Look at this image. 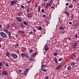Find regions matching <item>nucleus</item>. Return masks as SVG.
<instances>
[{
    "label": "nucleus",
    "instance_id": "obj_1",
    "mask_svg": "<svg viewBox=\"0 0 79 79\" xmlns=\"http://www.w3.org/2000/svg\"><path fill=\"white\" fill-rule=\"evenodd\" d=\"M21 56H22V57H25V56H26L27 58H29V55L28 54H27V53L26 52H22L21 54Z\"/></svg>",
    "mask_w": 79,
    "mask_h": 79
},
{
    "label": "nucleus",
    "instance_id": "obj_2",
    "mask_svg": "<svg viewBox=\"0 0 79 79\" xmlns=\"http://www.w3.org/2000/svg\"><path fill=\"white\" fill-rule=\"evenodd\" d=\"M0 35L3 38H6V35L5 33H4L3 32H1L0 33Z\"/></svg>",
    "mask_w": 79,
    "mask_h": 79
},
{
    "label": "nucleus",
    "instance_id": "obj_3",
    "mask_svg": "<svg viewBox=\"0 0 79 79\" xmlns=\"http://www.w3.org/2000/svg\"><path fill=\"white\" fill-rule=\"evenodd\" d=\"M10 56L12 57H13V58H18V56L15 53L11 54Z\"/></svg>",
    "mask_w": 79,
    "mask_h": 79
},
{
    "label": "nucleus",
    "instance_id": "obj_4",
    "mask_svg": "<svg viewBox=\"0 0 79 79\" xmlns=\"http://www.w3.org/2000/svg\"><path fill=\"white\" fill-rule=\"evenodd\" d=\"M11 4V6H13L15 3H17V2L16 0L11 1L10 2Z\"/></svg>",
    "mask_w": 79,
    "mask_h": 79
},
{
    "label": "nucleus",
    "instance_id": "obj_5",
    "mask_svg": "<svg viewBox=\"0 0 79 79\" xmlns=\"http://www.w3.org/2000/svg\"><path fill=\"white\" fill-rule=\"evenodd\" d=\"M77 42H76L75 43H74V44H73L72 47L74 48H76V47H77Z\"/></svg>",
    "mask_w": 79,
    "mask_h": 79
},
{
    "label": "nucleus",
    "instance_id": "obj_6",
    "mask_svg": "<svg viewBox=\"0 0 79 79\" xmlns=\"http://www.w3.org/2000/svg\"><path fill=\"white\" fill-rule=\"evenodd\" d=\"M16 19L18 21H19V22H21V21H22V19L19 17H17Z\"/></svg>",
    "mask_w": 79,
    "mask_h": 79
},
{
    "label": "nucleus",
    "instance_id": "obj_7",
    "mask_svg": "<svg viewBox=\"0 0 79 79\" xmlns=\"http://www.w3.org/2000/svg\"><path fill=\"white\" fill-rule=\"evenodd\" d=\"M2 74H3V75H5L6 76H7V75H8V72L5 71H2Z\"/></svg>",
    "mask_w": 79,
    "mask_h": 79
},
{
    "label": "nucleus",
    "instance_id": "obj_8",
    "mask_svg": "<svg viewBox=\"0 0 79 79\" xmlns=\"http://www.w3.org/2000/svg\"><path fill=\"white\" fill-rule=\"evenodd\" d=\"M4 31L5 32H6V33H9V35L10 37V33L6 29H4Z\"/></svg>",
    "mask_w": 79,
    "mask_h": 79
},
{
    "label": "nucleus",
    "instance_id": "obj_9",
    "mask_svg": "<svg viewBox=\"0 0 79 79\" xmlns=\"http://www.w3.org/2000/svg\"><path fill=\"white\" fill-rule=\"evenodd\" d=\"M64 13L65 14H66V15L68 16V17H69V15H70V14L69 13V12H68V11H65L64 12Z\"/></svg>",
    "mask_w": 79,
    "mask_h": 79
},
{
    "label": "nucleus",
    "instance_id": "obj_10",
    "mask_svg": "<svg viewBox=\"0 0 79 79\" xmlns=\"http://www.w3.org/2000/svg\"><path fill=\"white\" fill-rule=\"evenodd\" d=\"M25 69L26 70L24 71V73H23V74L25 75H26V73H27V72H28V69H27V68H25Z\"/></svg>",
    "mask_w": 79,
    "mask_h": 79
},
{
    "label": "nucleus",
    "instance_id": "obj_11",
    "mask_svg": "<svg viewBox=\"0 0 79 79\" xmlns=\"http://www.w3.org/2000/svg\"><path fill=\"white\" fill-rule=\"evenodd\" d=\"M61 66H62L61 64L59 65L57 67H56V69L57 70H59L60 68H61Z\"/></svg>",
    "mask_w": 79,
    "mask_h": 79
},
{
    "label": "nucleus",
    "instance_id": "obj_12",
    "mask_svg": "<svg viewBox=\"0 0 79 79\" xmlns=\"http://www.w3.org/2000/svg\"><path fill=\"white\" fill-rule=\"evenodd\" d=\"M54 61L56 64H58V60H57V59L55 57L54 58Z\"/></svg>",
    "mask_w": 79,
    "mask_h": 79
},
{
    "label": "nucleus",
    "instance_id": "obj_13",
    "mask_svg": "<svg viewBox=\"0 0 79 79\" xmlns=\"http://www.w3.org/2000/svg\"><path fill=\"white\" fill-rule=\"evenodd\" d=\"M20 26L22 28H24L25 27V26L23 25V23H20Z\"/></svg>",
    "mask_w": 79,
    "mask_h": 79
},
{
    "label": "nucleus",
    "instance_id": "obj_14",
    "mask_svg": "<svg viewBox=\"0 0 79 79\" xmlns=\"http://www.w3.org/2000/svg\"><path fill=\"white\" fill-rule=\"evenodd\" d=\"M52 6V4L51 3H49L48 4L46 5V8H48V6H49V7H50Z\"/></svg>",
    "mask_w": 79,
    "mask_h": 79
},
{
    "label": "nucleus",
    "instance_id": "obj_15",
    "mask_svg": "<svg viewBox=\"0 0 79 79\" xmlns=\"http://www.w3.org/2000/svg\"><path fill=\"white\" fill-rule=\"evenodd\" d=\"M37 54V52H35L32 54L31 55V57H34L35 55Z\"/></svg>",
    "mask_w": 79,
    "mask_h": 79
},
{
    "label": "nucleus",
    "instance_id": "obj_16",
    "mask_svg": "<svg viewBox=\"0 0 79 79\" xmlns=\"http://www.w3.org/2000/svg\"><path fill=\"white\" fill-rule=\"evenodd\" d=\"M41 70L43 72H47V70L45 69L44 68H42L41 69Z\"/></svg>",
    "mask_w": 79,
    "mask_h": 79
},
{
    "label": "nucleus",
    "instance_id": "obj_17",
    "mask_svg": "<svg viewBox=\"0 0 79 79\" xmlns=\"http://www.w3.org/2000/svg\"><path fill=\"white\" fill-rule=\"evenodd\" d=\"M12 27H15V28H16V24L15 23H13L12 24Z\"/></svg>",
    "mask_w": 79,
    "mask_h": 79
},
{
    "label": "nucleus",
    "instance_id": "obj_18",
    "mask_svg": "<svg viewBox=\"0 0 79 79\" xmlns=\"http://www.w3.org/2000/svg\"><path fill=\"white\" fill-rule=\"evenodd\" d=\"M28 18H31L32 17V14L31 13H29L28 15Z\"/></svg>",
    "mask_w": 79,
    "mask_h": 79
},
{
    "label": "nucleus",
    "instance_id": "obj_19",
    "mask_svg": "<svg viewBox=\"0 0 79 79\" xmlns=\"http://www.w3.org/2000/svg\"><path fill=\"white\" fill-rule=\"evenodd\" d=\"M73 18H74V16H73V15L71 14V15L70 17V20H72Z\"/></svg>",
    "mask_w": 79,
    "mask_h": 79
},
{
    "label": "nucleus",
    "instance_id": "obj_20",
    "mask_svg": "<svg viewBox=\"0 0 79 79\" xmlns=\"http://www.w3.org/2000/svg\"><path fill=\"white\" fill-rule=\"evenodd\" d=\"M40 8H41V7L40 6H39L38 7V12H40Z\"/></svg>",
    "mask_w": 79,
    "mask_h": 79
},
{
    "label": "nucleus",
    "instance_id": "obj_21",
    "mask_svg": "<svg viewBox=\"0 0 79 79\" xmlns=\"http://www.w3.org/2000/svg\"><path fill=\"white\" fill-rule=\"evenodd\" d=\"M19 13H17V15H18V16H21V12L20 11H19Z\"/></svg>",
    "mask_w": 79,
    "mask_h": 79
},
{
    "label": "nucleus",
    "instance_id": "obj_22",
    "mask_svg": "<svg viewBox=\"0 0 79 79\" xmlns=\"http://www.w3.org/2000/svg\"><path fill=\"white\" fill-rule=\"evenodd\" d=\"M19 33H23V34H24V33H25V32L23 31H20L19 30Z\"/></svg>",
    "mask_w": 79,
    "mask_h": 79
},
{
    "label": "nucleus",
    "instance_id": "obj_23",
    "mask_svg": "<svg viewBox=\"0 0 79 79\" xmlns=\"http://www.w3.org/2000/svg\"><path fill=\"white\" fill-rule=\"evenodd\" d=\"M59 29L60 30H63V31H64V28H63L61 27H60L59 28Z\"/></svg>",
    "mask_w": 79,
    "mask_h": 79
},
{
    "label": "nucleus",
    "instance_id": "obj_24",
    "mask_svg": "<svg viewBox=\"0 0 79 79\" xmlns=\"http://www.w3.org/2000/svg\"><path fill=\"white\" fill-rule=\"evenodd\" d=\"M48 44H47L45 45L44 46V48L48 47Z\"/></svg>",
    "mask_w": 79,
    "mask_h": 79
},
{
    "label": "nucleus",
    "instance_id": "obj_25",
    "mask_svg": "<svg viewBox=\"0 0 79 79\" xmlns=\"http://www.w3.org/2000/svg\"><path fill=\"white\" fill-rule=\"evenodd\" d=\"M70 64L71 65H72V66H74V65H75V63H74V62H71L70 63Z\"/></svg>",
    "mask_w": 79,
    "mask_h": 79
},
{
    "label": "nucleus",
    "instance_id": "obj_26",
    "mask_svg": "<svg viewBox=\"0 0 79 79\" xmlns=\"http://www.w3.org/2000/svg\"><path fill=\"white\" fill-rule=\"evenodd\" d=\"M23 23L24 24V25H28V23H26V22L25 21H23Z\"/></svg>",
    "mask_w": 79,
    "mask_h": 79
},
{
    "label": "nucleus",
    "instance_id": "obj_27",
    "mask_svg": "<svg viewBox=\"0 0 79 79\" xmlns=\"http://www.w3.org/2000/svg\"><path fill=\"white\" fill-rule=\"evenodd\" d=\"M63 58H60L59 59L58 61H62V60H63Z\"/></svg>",
    "mask_w": 79,
    "mask_h": 79
},
{
    "label": "nucleus",
    "instance_id": "obj_28",
    "mask_svg": "<svg viewBox=\"0 0 79 79\" xmlns=\"http://www.w3.org/2000/svg\"><path fill=\"white\" fill-rule=\"evenodd\" d=\"M45 51H47L48 50V49H49V48L48 47H47V48H45Z\"/></svg>",
    "mask_w": 79,
    "mask_h": 79
},
{
    "label": "nucleus",
    "instance_id": "obj_29",
    "mask_svg": "<svg viewBox=\"0 0 79 79\" xmlns=\"http://www.w3.org/2000/svg\"><path fill=\"white\" fill-rule=\"evenodd\" d=\"M45 22H46V23H47V24L48 25V24H50V22H49L48 21H47V20H46L45 21Z\"/></svg>",
    "mask_w": 79,
    "mask_h": 79
},
{
    "label": "nucleus",
    "instance_id": "obj_30",
    "mask_svg": "<svg viewBox=\"0 0 79 79\" xmlns=\"http://www.w3.org/2000/svg\"><path fill=\"white\" fill-rule=\"evenodd\" d=\"M27 11H28V12H29V11H30V10H29V9L30 8V7H27Z\"/></svg>",
    "mask_w": 79,
    "mask_h": 79
},
{
    "label": "nucleus",
    "instance_id": "obj_31",
    "mask_svg": "<svg viewBox=\"0 0 79 79\" xmlns=\"http://www.w3.org/2000/svg\"><path fill=\"white\" fill-rule=\"evenodd\" d=\"M45 67H46V65H42L41 66V68H45Z\"/></svg>",
    "mask_w": 79,
    "mask_h": 79
},
{
    "label": "nucleus",
    "instance_id": "obj_32",
    "mask_svg": "<svg viewBox=\"0 0 79 79\" xmlns=\"http://www.w3.org/2000/svg\"><path fill=\"white\" fill-rule=\"evenodd\" d=\"M38 29L40 31H41V30H42V28L41 27H39L38 28Z\"/></svg>",
    "mask_w": 79,
    "mask_h": 79
},
{
    "label": "nucleus",
    "instance_id": "obj_33",
    "mask_svg": "<svg viewBox=\"0 0 79 79\" xmlns=\"http://www.w3.org/2000/svg\"><path fill=\"white\" fill-rule=\"evenodd\" d=\"M6 55L7 56H9V57H10V53L7 52L6 53Z\"/></svg>",
    "mask_w": 79,
    "mask_h": 79
},
{
    "label": "nucleus",
    "instance_id": "obj_34",
    "mask_svg": "<svg viewBox=\"0 0 79 79\" xmlns=\"http://www.w3.org/2000/svg\"><path fill=\"white\" fill-rule=\"evenodd\" d=\"M18 45H19V44L18 43L15 46V48H17L18 47Z\"/></svg>",
    "mask_w": 79,
    "mask_h": 79
},
{
    "label": "nucleus",
    "instance_id": "obj_35",
    "mask_svg": "<svg viewBox=\"0 0 79 79\" xmlns=\"http://www.w3.org/2000/svg\"><path fill=\"white\" fill-rule=\"evenodd\" d=\"M53 55L54 56H56V55H58V53H56V52H55L54 53V54H53Z\"/></svg>",
    "mask_w": 79,
    "mask_h": 79
},
{
    "label": "nucleus",
    "instance_id": "obj_36",
    "mask_svg": "<svg viewBox=\"0 0 79 79\" xmlns=\"http://www.w3.org/2000/svg\"><path fill=\"white\" fill-rule=\"evenodd\" d=\"M73 7V5H71L69 6V8H72Z\"/></svg>",
    "mask_w": 79,
    "mask_h": 79
},
{
    "label": "nucleus",
    "instance_id": "obj_37",
    "mask_svg": "<svg viewBox=\"0 0 79 79\" xmlns=\"http://www.w3.org/2000/svg\"><path fill=\"white\" fill-rule=\"evenodd\" d=\"M30 53H32L33 52V50L32 49H30L29 51Z\"/></svg>",
    "mask_w": 79,
    "mask_h": 79
},
{
    "label": "nucleus",
    "instance_id": "obj_38",
    "mask_svg": "<svg viewBox=\"0 0 79 79\" xmlns=\"http://www.w3.org/2000/svg\"><path fill=\"white\" fill-rule=\"evenodd\" d=\"M34 15H35L36 16H37V12L35 11L34 12Z\"/></svg>",
    "mask_w": 79,
    "mask_h": 79
},
{
    "label": "nucleus",
    "instance_id": "obj_39",
    "mask_svg": "<svg viewBox=\"0 0 79 79\" xmlns=\"http://www.w3.org/2000/svg\"><path fill=\"white\" fill-rule=\"evenodd\" d=\"M9 27H10V25H7L6 26V29H8V28H9Z\"/></svg>",
    "mask_w": 79,
    "mask_h": 79
},
{
    "label": "nucleus",
    "instance_id": "obj_40",
    "mask_svg": "<svg viewBox=\"0 0 79 79\" xmlns=\"http://www.w3.org/2000/svg\"><path fill=\"white\" fill-rule=\"evenodd\" d=\"M68 70H69H69H70L71 69V67H70V66H69L68 67Z\"/></svg>",
    "mask_w": 79,
    "mask_h": 79
},
{
    "label": "nucleus",
    "instance_id": "obj_41",
    "mask_svg": "<svg viewBox=\"0 0 79 79\" xmlns=\"http://www.w3.org/2000/svg\"><path fill=\"white\" fill-rule=\"evenodd\" d=\"M29 60L30 61H32V60H33V59H32V58L30 57L29 58Z\"/></svg>",
    "mask_w": 79,
    "mask_h": 79
},
{
    "label": "nucleus",
    "instance_id": "obj_42",
    "mask_svg": "<svg viewBox=\"0 0 79 79\" xmlns=\"http://www.w3.org/2000/svg\"><path fill=\"white\" fill-rule=\"evenodd\" d=\"M52 3H53V0H51L49 3H51V4H52Z\"/></svg>",
    "mask_w": 79,
    "mask_h": 79
},
{
    "label": "nucleus",
    "instance_id": "obj_43",
    "mask_svg": "<svg viewBox=\"0 0 79 79\" xmlns=\"http://www.w3.org/2000/svg\"><path fill=\"white\" fill-rule=\"evenodd\" d=\"M41 11L42 13H44V9H42L41 10Z\"/></svg>",
    "mask_w": 79,
    "mask_h": 79
},
{
    "label": "nucleus",
    "instance_id": "obj_44",
    "mask_svg": "<svg viewBox=\"0 0 79 79\" xmlns=\"http://www.w3.org/2000/svg\"><path fill=\"white\" fill-rule=\"evenodd\" d=\"M29 34L31 35H32V34H33L32 33V31H31V32H30L29 33Z\"/></svg>",
    "mask_w": 79,
    "mask_h": 79
},
{
    "label": "nucleus",
    "instance_id": "obj_45",
    "mask_svg": "<svg viewBox=\"0 0 79 79\" xmlns=\"http://www.w3.org/2000/svg\"><path fill=\"white\" fill-rule=\"evenodd\" d=\"M15 37L16 38L19 37V35H15Z\"/></svg>",
    "mask_w": 79,
    "mask_h": 79
},
{
    "label": "nucleus",
    "instance_id": "obj_46",
    "mask_svg": "<svg viewBox=\"0 0 79 79\" xmlns=\"http://www.w3.org/2000/svg\"><path fill=\"white\" fill-rule=\"evenodd\" d=\"M49 77H45V79H48Z\"/></svg>",
    "mask_w": 79,
    "mask_h": 79
},
{
    "label": "nucleus",
    "instance_id": "obj_47",
    "mask_svg": "<svg viewBox=\"0 0 79 79\" xmlns=\"http://www.w3.org/2000/svg\"><path fill=\"white\" fill-rule=\"evenodd\" d=\"M73 57H74L75 58H76V55L75 54H73Z\"/></svg>",
    "mask_w": 79,
    "mask_h": 79
},
{
    "label": "nucleus",
    "instance_id": "obj_48",
    "mask_svg": "<svg viewBox=\"0 0 79 79\" xmlns=\"http://www.w3.org/2000/svg\"><path fill=\"white\" fill-rule=\"evenodd\" d=\"M21 71H22V70L21 69H19L18 71L19 73H21Z\"/></svg>",
    "mask_w": 79,
    "mask_h": 79
},
{
    "label": "nucleus",
    "instance_id": "obj_49",
    "mask_svg": "<svg viewBox=\"0 0 79 79\" xmlns=\"http://www.w3.org/2000/svg\"><path fill=\"white\" fill-rule=\"evenodd\" d=\"M33 31L35 33V32H36V30L35 29H33Z\"/></svg>",
    "mask_w": 79,
    "mask_h": 79
},
{
    "label": "nucleus",
    "instance_id": "obj_50",
    "mask_svg": "<svg viewBox=\"0 0 79 79\" xmlns=\"http://www.w3.org/2000/svg\"><path fill=\"white\" fill-rule=\"evenodd\" d=\"M48 0H43L44 2H47Z\"/></svg>",
    "mask_w": 79,
    "mask_h": 79
},
{
    "label": "nucleus",
    "instance_id": "obj_51",
    "mask_svg": "<svg viewBox=\"0 0 79 79\" xmlns=\"http://www.w3.org/2000/svg\"><path fill=\"white\" fill-rule=\"evenodd\" d=\"M43 18H46L47 17L46 16V15H44L43 16Z\"/></svg>",
    "mask_w": 79,
    "mask_h": 79
},
{
    "label": "nucleus",
    "instance_id": "obj_52",
    "mask_svg": "<svg viewBox=\"0 0 79 79\" xmlns=\"http://www.w3.org/2000/svg\"><path fill=\"white\" fill-rule=\"evenodd\" d=\"M21 7L22 8H24V6H23V5H21Z\"/></svg>",
    "mask_w": 79,
    "mask_h": 79
},
{
    "label": "nucleus",
    "instance_id": "obj_53",
    "mask_svg": "<svg viewBox=\"0 0 79 79\" xmlns=\"http://www.w3.org/2000/svg\"><path fill=\"white\" fill-rule=\"evenodd\" d=\"M69 24L71 25L72 24V22H69Z\"/></svg>",
    "mask_w": 79,
    "mask_h": 79
},
{
    "label": "nucleus",
    "instance_id": "obj_54",
    "mask_svg": "<svg viewBox=\"0 0 79 79\" xmlns=\"http://www.w3.org/2000/svg\"><path fill=\"white\" fill-rule=\"evenodd\" d=\"M2 66V63L0 62V66Z\"/></svg>",
    "mask_w": 79,
    "mask_h": 79
},
{
    "label": "nucleus",
    "instance_id": "obj_55",
    "mask_svg": "<svg viewBox=\"0 0 79 79\" xmlns=\"http://www.w3.org/2000/svg\"><path fill=\"white\" fill-rule=\"evenodd\" d=\"M31 1H28L27 2V3H31Z\"/></svg>",
    "mask_w": 79,
    "mask_h": 79
},
{
    "label": "nucleus",
    "instance_id": "obj_56",
    "mask_svg": "<svg viewBox=\"0 0 79 79\" xmlns=\"http://www.w3.org/2000/svg\"><path fill=\"white\" fill-rule=\"evenodd\" d=\"M2 25L1 24H0V28H2Z\"/></svg>",
    "mask_w": 79,
    "mask_h": 79
},
{
    "label": "nucleus",
    "instance_id": "obj_57",
    "mask_svg": "<svg viewBox=\"0 0 79 79\" xmlns=\"http://www.w3.org/2000/svg\"><path fill=\"white\" fill-rule=\"evenodd\" d=\"M68 5H69V3H66V6H68Z\"/></svg>",
    "mask_w": 79,
    "mask_h": 79
},
{
    "label": "nucleus",
    "instance_id": "obj_58",
    "mask_svg": "<svg viewBox=\"0 0 79 79\" xmlns=\"http://www.w3.org/2000/svg\"><path fill=\"white\" fill-rule=\"evenodd\" d=\"M71 58L72 60H74V57H71Z\"/></svg>",
    "mask_w": 79,
    "mask_h": 79
},
{
    "label": "nucleus",
    "instance_id": "obj_59",
    "mask_svg": "<svg viewBox=\"0 0 79 79\" xmlns=\"http://www.w3.org/2000/svg\"><path fill=\"white\" fill-rule=\"evenodd\" d=\"M51 8H54V9H55V8H54V7L53 6H51Z\"/></svg>",
    "mask_w": 79,
    "mask_h": 79
},
{
    "label": "nucleus",
    "instance_id": "obj_60",
    "mask_svg": "<svg viewBox=\"0 0 79 79\" xmlns=\"http://www.w3.org/2000/svg\"><path fill=\"white\" fill-rule=\"evenodd\" d=\"M73 0V2H77V0Z\"/></svg>",
    "mask_w": 79,
    "mask_h": 79
},
{
    "label": "nucleus",
    "instance_id": "obj_61",
    "mask_svg": "<svg viewBox=\"0 0 79 79\" xmlns=\"http://www.w3.org/2000/svg\"><path fill=\"white\" fill-rule=\"evenodd\" d=\"M75 37H76V38L77 37V35H75Z\"/></svg>",
    "mask_w": 79,
    "mask_h": 79
},
{
    "label": "nucleus",
    "instance_id": "obj_62",
    "mask_svg": "<svg viewBox=\"0 0 79 79\" xmlns=\"http://www.w3.org/2000/svg\"><path fill=\"white\" fill-rule=\"evenodd\" d=\"M6 66H8V65L7 64V63H6Z\"/></svg>",
    "mask_w": 79,
    "mask_h": 79
},
{
    "label": "nucleus",
    "instance_id": "obj_63",
    "mask_svg": "<svg viewBox=\"0 0 79 79\" xmlns=\"http://www.w3.org/2000/svg\"><path fill=\"white\" fill-rule=\"evenodd\" d=\"M56 4H58V2L57 1H56Z\"/></svg>",
    "mask_w": 79,
    "mask_h": 79
},
{
    "label": "nucleus",
    "instance_id": "obj_64",
    "mask_svg": "<svg viewBox=\"0 0 79 79\" xmlns=\"http://www.w3.org/2000/svg\"><path fill=\"white\" fill-rule=\"evenodd\" d=\"M55 52H58V50L56 49Z\"/></svg>",
    "mask_w": 79,
    "mask_h": 79
}]
</instances>
